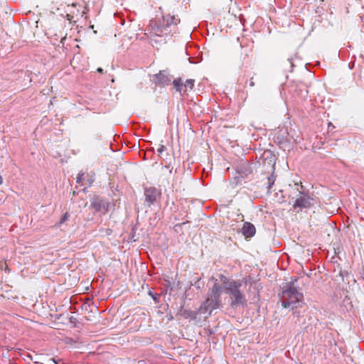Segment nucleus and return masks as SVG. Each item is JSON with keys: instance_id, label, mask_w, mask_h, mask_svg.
Segmentation results:
<instances>
[{"instance_id": "nucleus-1", "label": "nucleus", "mask_w": 364, "mask_h": 364, "mask_svg": "<svg viewBox=\"0 0 364 364\" xmlns=\"http://www.w3.org/2000/svg\"><path fill=\"white\" fill-rule=\"evenodd\" d=\"M180 19L170 14L163 15L161 19H151L146 28L145 34L151 42L161 43L163 38L175 31Z\"/></svg>"}, {"instance_id": "nucleus-2", "label": "nucleus", "mask_w": 364, "mask_h": 364, "mask_svg": "<svg viewBox=\"0 0 364 364\" xmlns=\"http://www.w3.org/2000/svg\"><path fill=\"white\" fill-rule=\"evenodd\" d=\"M247 278L237 280V282H230L228 289L225 290L227 294H230V305L232 307L237 306H245L247 300L245 294L240 289L242 284H247Z\"/></svg>"}, {"instance_id": "nucleus-3", "label": "nucleus", "mask_w": 364, "mask_h": 364, "mask_svg": "<svg viewBox=\"0 0 364 364\" xmlns=\"http://www.w3.org/2000/svg\"><path fill=\"white\" fill-rule=\"evenodd\" d=\"M296 282V278L292 279L291 281L287 284L285 289L282 293L281 300L282 306L284 308L296 304V303L301 301L303 299V294L294 287V284Z\"/></svg>"}, {"instance_id": "nucleus-4", "label": "nucleus", "mask_w": 364, "mask_h": 364, "mask_svg": "<svg viewBox=\"0 0 364 364\" xmlns=\"http://www.w3.org/2000/svg\"><path fill=\"white\" fill-rule=\"evenodd\" d=\"M221 306V287L218 284L217 280L210 289L206 300L201 304L200 311L202 313H205L220 308Z\"/></svg>"}, {"instance_id": "nucleus-5", "label": "nucleus", "mask_w": 364, "mask_h": 364, "mask_svg": "<svg viewBox=\"0 0 364 364\" xmlns=\"http://www.w3.org/2000/svg\"><path fill=\"white\" fill-rule=\"evenodd\" d=\"M109 205L110 203L108 200L98 196H95L90 201V208L93 209L95 213L105 215L109 211Z\"/></svg>"}, {"instance_id": "nucleus-6", "label": "nucleus", "mask_w": 364, "mask_h": 364, "mask_svg": "<svg viewBox=\"0 0 364 364\" xmlns=\"http://www.w3.org/2000/svg\"><path fill=\"white\" fill-rule=\"evenodd\" d=\"M314 203V198L307 193H301V195L295 200L293 208L294 210L297 208H310Z\"/></svg>"}, {"instance_id": "nucleus-7", "label": "nucleus", "mask_w": 364, "mask_h": 364, "mask_svg": "<svg viewBox=\"0 0 364 364\" xmlns=\"http://www.w3.org/2000/svg\"><path fill=\"white\" fill-rule=\"evenodd\" d=\"M195 80L188 79L185 83H183L181 77L176 78L173 81V85L176 90L179 92H186L188 90H191L194 87Z\"/></svg>"}, {"instance_id": "nucleus-8", "label": "nucleus", "mask_w": 364, "mask_h": 364, "mask_svg": "<svg viewBox=\"0 0 364 364\" xmlns=\"http://www.w3.org/2000/svg\"><path fill=\"white\" fill-rule=\"evenodd\" d=\"M153 81L156 85L164 87L170 82L171 78L169 77L168 74L166 70H162L160 71L158 74L154 75Z\"/></svg>"}, {"instance_id": "nucleus-9", "label": "nucleus", "mask_w": 364, "mask_h": 364, "mask_svg": "<svg viewBox=\"0 0 364 364\" xmlns=\"http://www.w3.org/2000/svg\"><path fill=\"white\" fill-rule=\"evenodd\" d=\"M237 41L240 42L241 48H245L244 52L241 53V55L243 56V58H245L252 51L253 42L247 41L244 37H242L241 38L238 37Z\"/></svg>"}, {"instance_id": "nucleus-10", "label": "nucleus", "mask_w": 364, "mask_h": 364, "mask_svg": "<svg viewBox=\"0 0 364 364\" xmlns=\"http://www.w3.org/2000/svg\"><path fill=\"white\" fill-rule=\"evenodd\" d=\"M145 200L149 205L154 204L157 197L159 196L158 190L154 187H149L145 188Z\"/></svg>"}, {"instance_id": "nucleus-11", "label": "nucleus", "mask_w": 364, "mask_h": 364, "mask_svg": "<svg viewBox=\"0 0 364 364\" xmlns=\"http://www.w3.org/2000/svg\"><path fill=\"white\" fill-rule=\"evenodd\" d=\"M256 229L251 223L245 222L242 228V233L246 238H250L255 235Z\"/></svg>"}, {"instance_id": "nucleus-12", "label": "nucleus", "mask_w": 364, "mask_h": 364, "mask_svg": "<svg viewBox=\"0 0 364 364\" xmlns=\"http://www.w3.org/2000/svg\"><path fill=\"white\" fill-rule=\"evenodd\" d=\"M198 311H192L190 309H181L180 311V314L184 318H188L191 320H194L196 318L198 315Z\"/></svg>"}, {"instance_id": "nucleus-13", "label": "nucleus", "mask_w": 364, "mask_h": 364, "mask_svg": "<svg viewBox=\"0 0 364 364\" xmlns=\"http://www.w3.org/2000/svg\"><path fill=\"white\" fill-rule=\"evenodd\" d=\"M220 279L224 285L225 290H226L228 289V284H230V282H237V280L229 279L223 274L220 275Z\"/></svg>"}, {"instance_id": "nucleus-14", "label": "nucleus", "mask_w": 364, "mask_h": 364, "mask_svg": "<svg viewBox=\"0 0 364 364\" xmlns=\"http://www.w3.org/2000/svg\"><path fill=\"white\" fill-rule=\"evenodd\" d=\"M70 218V215L68 212H66L60 218V221L55 224V227L57 228H59L61 226L62 224H63L64 223H65L67 220H68Z\"/></svg>"}, {"instance_id": "nucleus-15", "label": "nucleus", "mask_w": 364, "mask_h": 364, "mask_svg": "<svg viewBox=\"0 0 364 364\" xmlns=\"http://www.w3.org/2000/svg\"><path fill=\"white\" fill-rule=\"evenodd\" d=\"M166 150V147L164 145H163V144H160L159 148L157 149L158 155L162 159H164V152Z\"/></svg>"}, {"instance_id": "nucleus-16", "label": "nucleus", "mask_w": 364, "mask_h": 364, "mask_svg": "<svg viewBox=\"0 0 364 364\" xmlns=\"http://www.w3.org/2000/svg\"><path fill=\"white\" fill-rule=\"evenodd\" d=\"M274 181H275V177L274 175H271L270 176H269L267 178V188H268L269 191L271 190L272 186L274 183Z\"/></svg>"}, {"instance_id": "nucleus-17", "label": "nucleus", "mask_w": 364, "mask_h": 364, "mask_svg": "<svg viewBox=\"0 0 364 364\" xmlns=\"http://www.w3.org/2000/svg\"><path fill=\"white\" fill-rule=\"evenodd\" d=\"M84 173L82 172H80L78 174H77V180H76V182L78 184H80L82 183V181H83L84 179Z\"/></svg>"}, {"instance_id": "nucleus-18", "label": "nucleus", "mask_w": 364, "mask_h": 364, "mask_svg": "<svg viewBox=\"0 0 364 364\" xmlns=\"http://www.w3.org/2000/svg\"><path fill=\"white\" fill-rule=\"evenodd\" d=\"M0 269H4L6 272H10L8 264L5 262H0Z\"/></svg>"}, {"instance_id": "nucleus-19", "label": "nucleus", "mask_w": 364, "mask_h": 364, "mask_svg": "<svg viewBox=\"0 0 364 364\" xmlns=\"http://www.w3.org/2000/svg\"><path fill=\"white\" fill-rule=\"evenodd\" d=\"M288 63H289L290 65V67H291V71H292V69H293V67H294V63H293V59L292 58H288Z\"/></svg>"}, {"instance_id": "nucleus-20", "label": "nucleus", "mask_w": 364, "mask_h": 364, "mask_svg": "<svg viewBox=\"0 0 364 364\" xmlns=\"http://www.w3.org/2000/svg\"><path fill=\"white\" fill-rule=\"evenodd\" d=\"M50 360L54 363L55 364H60V363L61 362V360L60 359H56L55 358H53L52 359H50Z\"/></svg>"}, {"instance_id": "nucleus-21", "label": "nucleus", "mask_w": 364, "mask_h": 364, "mask_svg": "<svg viewBox=\"0 0 364 364\" xmlns=\"http://www.w3.org/2000/svg\"><path fill=\"white\" fill-rule=\"evenodd\" d=\"M164 167H165L166 168H167V169H168V170H169V173H171V171H172V167H171L170 164H166L164 165Z\"/></svg>"}, {"instance_id": "nucleus-22", "label": "nucleus", "mask_w": 364, "mask_h": 364, "mask_svg": "<svg viewBox=\"0 0 364 364\" xmlns=\"http://www.w3.org/2000/svg\"><path fill=\"white\" fill-rule=\"evenodd\" d=\"M250 87H253V86H255V82H254V81H253V77H251V78H250Z\"/></svg>"}, {"instance_id": "nucleus-23", "label": "nucleus", "mask_w": 364, "mask_h": 364, "mask_svg": "<svg viewBox=\"0 0 364 364\" xmlns=\"http://www.w3.org/2000/svg\"><path fill=\"white\" fill-rule=\"evenodd\" d=\"M97 71L98 73H103V70H102V68H98L97 69Z\"/></svg>"}]
</instances>
